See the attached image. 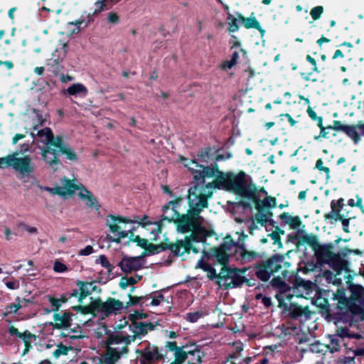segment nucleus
<instances>
[{"mask_svg": "<svg viewBox=\"0 0 364 364\" xmlns=\"http://www.w3.org/2000/svg\"><path fill=\"white\" fill-rule=\"evenodd\" d=\"M220 172L215 164V166L202 165L199 171L193 176L194 185L191 186L188 193L191 196H199L198 198H205L206 200L213 195V190L215 188H220L222 186L223 189L228 191V173H223L222 180L220 181L215 179L213 182L206 183L205 178H213Z\"/></svg>", "mask_w": 364, "mask_h": 364, "instance_id": "obj_1", "label": "nucleus"}, {"mask_svg": "<svg viewBox=\"0 0 364 364\" xmlns=\"http://www.w3.org/2000/svg\"><path fill=\"white\" fill-rule=\"evenodd\" d=\"M198 197L188 193L187 199L189 208L187 213H180L174 223L178 232H190L196 226L203 223L204 218L200 215V213L204 208H208V201L204 198L200 199Z\"/></svg>", "mask_w": 364, "mask_h": 364, "instance_id": "obj_2", "label": "nucleus"}, {"mask_svg": "<svg viewBox=\"0 0 364 364\" xmlns=\"http://www.w3.org/2000/svg\"><path fill=\"white\" fill-rule=\"evenodd\" d=\"M68 144L64 143L61 136H54L41 149V156L45 162L54 171H58L62 163L59 159L60 151Z\"/></svg>", "mask_w": 364, "mask_h": 364, "instance_id": "obj_3", "label": "nucleus"}, {"mask_svg": "<svg viewBox=\"0 0 364 364\" xmlns=\"http://www.w3.org/2000/svg\"><path fill=\"white\" fill-rule=\"evenodd\" d=\"M182 201L183 198L179 196L162 206L161 210L163 214L160 220L155 223L156 228L151 230V234L154 235V237L151 238V241H157L159 235L162 232V230L164 227V222L173 224L176 223V218H178L180 215L178 208Z\"/></svg>", "mask_w": 364, "mask_h": 364, "instance_id": "obj_4", "label": "nucleus"}, {"mask_svg": "<svg viewBox=\"0 0 364 364\" xmlns=\"http://www.w3.org/2000/svg\"><path fill=\"white\" fill-rule=\"evenodd\" d=\"M331 247V245L318 246L315 250V255L319 263L328 264L337 274H340L343 271L348 270V263L339 255L333 253Z\"/></svg>", "mask_w": 364, "mask_h": 364, "instance_id": "obj_5", "label": "nucleus"}, {"mask_svg": "<svg viewBox=\"0 0 364 364\" xmlns=\"http://www.w3.org/2000/svg\"><path fill=\"white\" fill-rule=\"evenodd\" d=\"M18 153L14 152L5 157L0 158V168L12 167L23 176H28L34 171L32 159L29 155L17 157Z\"/></svg>", "mask_w": 364, "mask_h": 364, "instance_id": "obj_6", "label": "nucleus"}, {"mask_svg": "<svg viewBox=\"0 0 364 364\" xmlns=\"http://www.w3.org/2000/svg\"><path fill=\"white\" fill-rule=\"evenodd\" d=\"M228 235L224 237L223 244L218 247L210 248L203 251V258L212 262L213 265H221L220 272L228 274Z\"/></svg>", "mask_w": 364, "mask_h": 364, "instance_id": "obj_7", "label": "nucleus"}, {"mask_svg": "<svg viewBox=\"0 0 364 364\" xmlns=\"http://www.w3.org/2000/svg\"><path fill=\"white\" fill-rule=\"evenodd\" d=\"M120 223L131 224L132 221V219L128 217L112 214L107 215L106 225L109 228V232L117 235V237L107 235V238L108 241L118 244L120 242L122 238H125L129 236L128 231L121 230V228L119 225Z\"/></svg>", "mask_w": 364, "mask_h": 364, "instance_id": "obj_8", "label": "nucleus"}, {"mask_svg": "<svg viewBox=\"0 0 364 364\" xmlns=\"http://www.w3.org/2000/svg\"><path fill=\"white\" fill-rule=\"evenodd\" d=\"M233 190L236 193L255 200V194L250 186L247 176L244 172H240L231 178L229 173V191Z\"/></svg>", "mask_w": 364, "mask_h": 364, "instance_id": "obj_9", "label": "nucleus"}, {"mask_svg": "<svg viewBox=\"0 0 364 364\" xmlns=\"http://www.w3.org/2000/svg\"><path fill=\"white\" fill-rule=\"evenodd\" d=\"M146 346L144 349H136L137 359L140 364H154L164 358V355L159 351L157 346L145 341Z\"/></svg>", "mask_w": 364, "mask_h": 364, "instance_id": "obj_10", "label": "nucleus"}, {"mask_svg": "<svg viewBox=\"0 0 364 364\" xmlns=\"http://www.w3.org/2000/svg\"><path fill=\"white\" fill-rule=\"evenodd\" d=\"M196 267L207 272V277L211 281H215L218 289L228 290V274H223V272L217 273L215 269L209 263L205 262L203 258L198 261Z\"/></svg>", "mask_w": 364, "mask_h": 364, "instance_id": "obj_11", "label": "nucleus"}, {"mask_svg": "<svg viewBox=\"0 0 364 364\" xmlns=\"http://www.w3.org/2000/svg\"><path fill=\"white\" fill-rule=\"evenodd\" d=\"M196 267L207 272V277L211 281H215L218 289L228 290V274H223V272L217 273L215 269L209 263L205 262L203 258L198 261Z\"/></svg>", "mask_w": 364, "mask_h": 364, "instance_id": "obj_12", "label": "nucleus"}, {"mask_svg": "<svg viewBox=\"0 0 364 364\" xmlns=\"http://www.w3.org/2000/svg\"><path fill=\"white\" fill-rule=\"evenodd\" d=\"M360 338V336L358 333L351 332L348 328L338 327L336 333L328 336L329 343L327 345L331 353L338 352L343 344L344 339Z\"/></svg>", "mask_w": 364, "mask_h": 364, "instance_id": "obj_13", "label": "nucleus"}, {"mask_svg": "<svg viewBox=\"0 0 364 364\" xmlns=\"http://www.w3.org/2000/svg\"><path fill=\"white\" fill-rule=\"evenodd\" d=\"M190 232L191 234L189 235L185 236V237L183 239V241H184L183 244L186 245V243H188V245H187L188 248L184 247L183 250V252L187 254H189L191 252L193 242H204L206 238L211 236L213 234V232L206 229L203 225V223H200V225L196 226L194 228H193V230L190 231Z\"/></svg>", "mask_w": 364, "mask_h": 364, "instance_id": "obj_14", "label": "nucleus"}, {"mask_svg": "<svg viewBox=\"0 0 364 364\" xmlns=\"http://www.w3.org/2000/svg\"><path fill=\"white\" fill-rule=\"evenodd\" d=\"M142 256L127 257L124 256L119 262L118 265L121 270L124 273H132L133 271L141 269L143 266L141 264Z\"/></svg>", "mask_w": 364, "mask_h": 364, "instance_id": "obj_15", "label": "nucleus"}, {"mask_svg": "<svg viewBox=\"0 0 364 364\" xmlns=\"http://www.w3.org/2000/svg\"><path fill=\"white\" fill-rule=\"evenodd\" d=\"M282 305L294 318H297L301 321H306L310 318V311L307 307H301L296 304H290L288 305L286 303H282Z\"/></svg>", "mask_w": 364, "mask_h": 364, "instance_id": "obj_16", "label": "nucleus"}, {"mask_svg": "<svg viewBox=\"0 0 364 364\" xmlns=\"http://www.w3.org/2000/svg\"><path fill=\"white\" fill-rule=\"evenodd\" d=\"M8 333L11 336H16L21 339L23 340L25 348L23 350V354L28 353L30 349L32 348L31 345V338H33L34 340H36L37 336L33 333H31L29 331L26 330L23 333H21L18 331V328H16L14 326H11L8 328Z\"/></svg>", "mask_w": 364, "mask_h": 364, "instance_id": "obj_17", "label": "nucleus"}, {"mask_svg": "<svg viewBox=\"0 0 364 364\" xmlns=\"http://www.w3.org/2000/svg\"><path fill=\"white\" fill-rule=\"evenodd\" d=\"M73 314L65 311L63 314L55 313L53 314L54 323L50 322L53 329H63L70 328L72 324Z\"/></svg>", "mask_w": 364, "mask_h": 364, "instance_id": "obj_18", "label": "nucleus"}, {"mask_svg": "<svg viewBox=\"0 0 364 364\" xmlns=\"http://www.w3.org/2000/svg\"><path fill=\"white\" fill-rule=\"evenodd\" d=\"M124 308L123 302L119 299L109 297L106 301H103V315L109 316L112 314H117Z\"/></svg>", "mask_w": 364, "mask_h": 364, "instance_id": "obj_19", "label": "nucleus"}, {"mask_svg": "<svg viewBox=\"0 0 364 364\" xmlns=\"http://www.w3.org/2000/svg\"><path fill=\"white\" fill-rule=\"evenodd\" d=\"M184 241L183 240H177L175 242H171L169 241L168 237H165L163 241L161 243H165L169 248H167V250H169L173 256L174 257H181L186 252H183L184 247H188L186 245L183 244Z\"/></svg>", "mask_w": 364, "mask_h": 364, "instance_id": "obj_20", "label": "nucleus"}, {"mask_svg": "<svg viewBox=\"0 0 364 364\" xmlns=\"http://www.w3.org/2000/svg\"><path fill=\"white\" fill-rule=\"evenodd\" d=\"M344 200L343 198H340L337 200H333L331 203V211L325 215V218L326 219L334 220L335 221L338 220L339 219H343L345 215L341 213L344 204Z\"/></svg>", "mask_w": 364, "mask_h": 364, "instance_id": "obj_21", "label": "nucleus"}, {"mask_svg": "<svg viewBox=\"0 0 364 364\" xmlns=\"http://www.w3.org/2000/svg\"><path fill=\"white\" fill-rule=\"evenodd\" d=\"M78 196L82 200H86L85 204L88 208H93L95 210H99L101 208V205L99 203L97 198L85 187H82L81 191L78 193Z\"/></svg>", "mask_w": 364, "mask_h": 364, "instance_id": "obj_22", "label": "nucleus"}, {"mask_svg": "<svg viewBox=\"0 0 364 364\" xmlns=\"http://www.w3.org/2000/svg\"><path fill=\"white\" fill-rule=\"evenodd\" d=\"M314 289V284L311 282L300 284L292 290L291 289V291L293 292L292 294H291V297L294 295L297 297L306 298L312 293Z\"/></svg>", "mask_w": 364, "mask_h": 364, "instance_id": "obj_23", "label": "nucleus"}, {"mask_svg": "<svg viewBox=\"0 0 364 364\" xmlns=\"http://www.w3.org/2000/svg\"><path fill=\"white\" fill-rule=\"evenodd\" d=\"M193 350H188V364H200L202 362V358L204 357L205 353L200 350V348L196 345L191 344Z\"/></svg>", "mask_w": 364, "mask_h": 364, "instance_id": "obj_24", "label": "nucleus"}, {"mask_svg": "<svg viewBox=\"0 0 364 364\" xmlns=\"http://www.w3.org/2000/svg\"><path fill=\"white\" fill-rule=\"evenodd\" d=\"M272 284L273 286L277 287L280 289V294L277 296L278 301H279L280 305L282 306V300L284 298L290 299V291L291 289L285 284V282L279 280V279H273L272 281Z\"/></svg>", "mask_w": 364, "mask_h": 364, "instance_id": "obj_25", "label": "nucleus"}, {"mask_svg": "<svg viewBox=\"0 0 364 364\" xmlns=\"http://www.w3.org/2000/svg\"><path fill=\"white\" fill-rule=\"evenodd\" d=\"M94 282H84L81 280L76 281V285L79 287L78 302L82 304L83 300L92 294L90 287L92 286Z\"/></svg>", "mask_w": 364, "mask_h": 364, "instance_id": "obj_26", "label": "nucleus"}, {"mask_svg": "<svg viewBox=\"0 0 364 364\" xmlns=\"http://www.w3.org/2000/svg\"><path fill=\"white\" fill-rule=\"evenodd\" d=\"M165 243H159L157 245L150 243L148 242L147 245L144 248V251L142 252L141 256L142 257L146 255H157L161 252H164L167 250V248H169Z\"/></svg>", "mask_w": 364, "mask_h": 364, "instance_id": "obj_27", "label": "nucleus"}, {"mask_svg": "<svg viewBox=\"0 0 364 364\" xmlns=\"http://www.w3.org/2000/svg\"><path fill=\"white\" fill-rule=\"evenodd\" d=\"M245 271H242L237 269H231L229 267V279L231 280V282L229 283V287L232 284V287H236L242 284L245 280V277L243 275Z\"/></svg>", "mask_w": 364, "mask_h": 364, "instance_id": "obj_28", "label": "nucleus"}, {"mask_svg": "<svg viewBox=\"0 0 364 364\" xmlns=\"http://www.w3.org/2000/svg\"><path fill=\"white\" fill-rule=\"evenodd\" d=\"M231 51V59L229 60V68L235 65L237 63L238 60L245 56V52L240 46L239 43H235L230 48Z\"/></svg>", "mask_w": 364, "mask_h": 364, "instance_id": "obj_29", "label": "nucleus"}, {"mask_svg": "<svg viewBox=\"0 0 364 364\" xmlns=\"http://www.w3.org/2000/svg\"><path fill=\"white\" fill-rule=\"evenodd\" d=\"M119 358L120 353L116 348L108 346L101 363L106 364H115Z\"/></svg>", "mask_w": 364, "mask_h": 364, "instance_id": "obj_30", "label": "nucleus"}, {"mask_svg": "<svg viewBox=\"0 0 364 364\" xmlns=\"http://www.w3.org/2000/svg\"><path fill=\"white\" fill-rule=\"evenodd\" d=\"M65 92L70 96L80 95L85 97L87 95V88L81 83H74L68 87Z\"/></svg>", "mask_w": 364, "mask_h": 364, "instance_id": "obj_31", "label": "nucleus"}, {"mask_svg": "<svg viewBox=\"0 0 364 364\" xmlns=\"http://www.w3.org/2000/svg\"><path fill=\"white\" fill-rule=\"evenodd\" d=\"M258 213L256 215V220L262 225H267L268 223L272 224V213L268 210H261L258 203L256 204Z\"/></svg>", "mask_w": 364, "mask_h": 364, "instance_id": "obj_32", "label": "nucleus"}, {"mask_svg": "<svg viewBox=\"0 0 364 364\" xmlns=\"http://www.w3.org/2000/svg\"><path fill=\"white\" fill-rule=\"evenodd\" d=\"M284 262V257L282 255H275L269 259L266 265L271 273L276 272L282 267V263Z\"/></svg>", "mask_w": 364, "mask_h": 364, "instance_id": "obj_33", "label": "nucleus"}, {"mask_svg": "<svg viewBox=\"0 0 364 364\" xmlns=\"http://www.w3.org/2000/svg\"><path fill=\"white\" fill-rule=\"evenodd\" d=\"M181 161L184 166L187 167L192 172L193 176L201 168L202 164H200L196 159L188 160L187 158L181 156Z\"/></svg>", "mask_w": 364, "mask_h": 364, "instance_id": "obj_34", "label": "nucleus"}, {"mask_svg": "<svg viewBox=\"0 0 364 364\" xmlns=\"http://www.w3.org/2000/svg\"><path fill=\"white\" fill-rule=\"evenodd\" d=\"M90 299L91 301L90 303V306L92 311V316L95 317L100 312L103 314L102 300L100 298L93 299L92 297H91Z\"/></svg>", "mask_w": 364, "mask_h": 364, "instance_id": "obj_35", "label": "nucleus"}, {"mask_svg": "<svg viewBox=\"0 0 364 364\" xmlns=\"http://www.w3.org/2000/svg\"><path fill=\"white\" fill-rule=\"evenodd\" d=\"M242 23L246 28H256L262 34L264 33V31L260 27L259 23L253 15L247 18L243 17Z\"/></svg>", "mask_w": 364, "mask_h": 364, "instance_id": "obj_36", "label": "nucleus"}, {"mask_svg": "<svg viewBox=\"0 0 364 364\" xmlns=\"http://www.w3.org/2000/svg\"><path fill=\"white\" fill-rule=\"evenodd\" d=\"M63 188H65V192L67 195V196H71L74 194V193L77 191V190H81L82 188L77 186V184H75L73 181L69 179V178H67L65 177L64 178V183H63V186H62Z\"/></svg>", "mask_w": 364, "mask_h": 364, "instance_id": "obj_37", "label": "nucleus"}, {"mask_svg": "<svg viewBox=\"0 0 364 364\" xmlns=\"http://www.w3.org/2000/svg\"><path fill=\"white\" fill-rule=\"evenodd\" d=\"M15 300L17 303H12L5 306V311L2 314L3 318L7 316L9 314H16L19 309L22 308V306L20 304V297L17 296Z\"/></svg>", "mask_w": 364, "mask_h": 364, "instance_id": "obj_38", "label": "nucleus"}, {"mask_svg": "<svg viewBox=\"0 0 364 364\" xmlns=\"http://www.w3.org/2000/svg\"><path fill=\"white\" fill-rule=\"evenodd\" d=\"M132 223H138L139 225L146 230H149L147 228L149 225H156L155 223L156 222L151 220L150 218L147 215H144L141 218L139 216H134V219H132Z\"/></svg>", "mask_w": 364, "mask_h": 364, "instance_id": "obj_39", "label": "nucleus"}, {"mask_svg": "<svg viewBox=\"0 0 364 364\" xmlns=\"http://www.w3.org/2000/svg\"><path fill=\"white\" fill-rule=\"evenodd\" d=\"M127 296L129 297V301L127 302L125 308H128L132 306H136L140 304V306H142V301L144 300L149 299V295L146 296H132L131 293H129Z\"/></svg>", "mask_w": 364, "mask_h": 364, "instance_id": "obj_40", "label": "nucleus"}, {"mask_svg": "<svg viewBox=\"0 0 364 364\" xmlns=\"http://www.w3.org/2000/svg\"><path fill=\"white\" fill-rule=\"evenodd\" d=\"M243 17L240 14L232 16L229 14V31H235L239 28V25L242 23Z\"/></svg>", "mask_w": 364, "mask_h": 364, "instance_id": "obj_41", "label": "nucleus"}, {"mask_svg": "<svg viewBox=\"0 0 364 364\" xmlns=\"http://www.w3.org/2000/svg\"><path fill=\"white\" fill-rule=\"evenodd\" d=\"M56 346L58 348L53 353V355L55 358H58L60 355H67L69 351L73 350V347L71 346H67L62 343H59Z\"/></svg>", "mask_w": 364, "mask_h": 364, "instance_id": "obj_42", "label": "nucleus"}, {"mask_svg": "<svg viewBox=\"0 0 364 364\" xmlns=\"http://www.w3.org/2000/svg\"><path fill=\"white\" fill-rule=\"evenodd\" d=\"M272 273L266 264L259 266L256 271L257 277L262 281H267Z\"/></svg>", "mask_w": 364, "mask_h": 364, "instance_id": "obj_43", "label": "nucleus"}, {"mask_svg": "<svg viewBox=\"0 0 364 364\" xmlns=\"http://www.w3.org/2000/svg\"><path fill=\"white\" fill-rule=\"evenodd\" d=\"M129 328L132 331L133 333L136 334V336H144L147 333L146 326L143 322L130 324Z\"/></svg>", "mask_w": 364, "mask_h": 364, "instance_id": "obj_44", "label": "nucleus"}, {"mask_svg": "<svg viewBox=\"0 0 364 364\" xmlns=\"http://www.w3.org/2000/svg\"><path fill=\"white\" fill-rule=\"evenodd\" d=\"M343 132L351 138L355 144H358L359 142L360 136L358 133L356 126L347 125Z\"/></svg>", "mask_w": 364, "mask_h": 364, "instance_id": "obj_45", "label": "nucleus"}, {"mask_svg": "<svg viewBox=\"0 0 364 364\" xmlns=\"http://www.w3.org/2000/svg\"><path fill=\"white\" fill-rule=\"evenodd\" d=\"M60 154L65 155L66 159L71 161H76L78 159L76 153L68 145L62 149V150L60 151Z\"/></svg>", "mask_w": 364, "mask_h": 364, "instance_id": "obj_46", "label": "nucleus"}, {"mask_svg": "<svg viewBox=\"0 0 364 364\" xmlns=\"http://www.w3.org/2000/svg\"><path fill=\"white\" fill-rule=\"evenodd\" d=\"M175 360L173 363H176L178 364H182L188 357V350H183L181 347H180L174 353Z\"/></svg>", "mask_w": 364, "mask_h": 364, "instance_id": "obj_47", "label": "nucleus"}, {"mask_svg": "<svg viewBox=\"0 0 364 364\" xmlns=\"http://www.w3.org/2000/svg\"><path fill=\"white\" fill-rule=\"evenodd\" d=\"M37 134L39 137H45V139L43 141V142L46 146L49 140L50 141V139H52L53 133L50 128L45 127L39 130Z\"/></svg>", "mask_w": 364, "mask_h": 364, "instance_id": "obj_48", "label": "nucleus"}, {"mask_svg": "<svg viewBox=\"0 0 364 364\" xmlns=\"http://www.w3.org/2000/svg\"><path fill=\"white\" fill-rule=\"evenodd\" d=\"M124 336L121 334H110L107 336L106 344L109 346L112 344H120L123 342Z\"/></svg>", "mask_w": 364, "mask_h": 364, "instance_id": "obj_49", "label": "nucleus"}, {"mask_svg": "<svg viewBox=\"0 0 364 364\" xmlns=\"http://www.w3.org/2000/svg\"><path fill=\"white\" fill-rule=\"evenodd\" d=\"M148 317V314L138 311H134L133 314H129V318L131 321V324L138 323L140 321L138 320L146 318Z\"/></svg>", "mask_w": 364, "mask_h": 364, "instance_id": "obj_50", "label": "nucleus"}, {"mask_svg": "<svg viewBox=\"0 0 364 364\" xmlns=\"http://www.w3.org/2000/svg\"><path fill=\"white\" fill-rule=\"evenodd\" d=\"M151 296L152 300L149 304L150 306H159L161 301L164 299V296L162 294L158 293V291H155L149 295V297Z\"/></svg>", "mask_w": 364, "mask_h": 364, "instance_id": "obj_51", "label": "nucleus"}, {"mask_svg": "<svg viewBox=\"0 0 364 364\" xmlns=\"http://www.w3.org/2000/svg\"><path fill=\"white\" fill-rule=\"evenodd\" d=\"M72 309L75 311L80 312L83 315H87L91 314L92 315V311L90 309V304L88 305L82 306V305H77L72 306Z\"/></svg>", "mask_w": 364, "mask_h": 364, "instance_id": "obj_52", "label": "nucleus"}, {"mask_svg": "<svg viewBox=\"0 0 364 364\" xmlns=\"http://www.w3.org/2000/svg\"><path fill=\"white\" fill-rule=\"evenodd\" d=\"M99 260L101 265L103 267L107 269L109 273L112 272L114 267L110 264L109 261L105 255H100Z\"/></svg>", "mask_w": 364, "mask_h": 364, "instance_id": "obj_53", "label": "nucleus"}, {"mask_svg": "<svg viewBox=\"0 0 364 364\" xmlns=\"http://www.w3.org/2000/svg\"><path fill=\"white\" fill-rule=\"evenodd\" d=\"M210 148H207L205 150H201L198 154V160H200L201 162H208V159H210Z\"/></svg>", "mask_w": 364, "mask_h": 364, "instance_id": "obj_54", "label": "nucleus"}, {"mask_svg": "<svg viewBox=\"0 0 364 364\" xmlns=\"http://www.w3.org/2000/svg\"><path fill=\"white\" fill-rule=\"evenodd\" d=\"M130 241L135 242L137 246L144 249L148 243V240L141 238L139 235H135L134 238H131Z\"/></svg>", "mask_w": 364, "mask_h": 364, "instance_id": "obj_55", "label": "nucleus"}, {"mask_svg": "<svg viewBox=\"0 0 364 364\" xmlns=\"http://www.w3.org/2000/svg\"><path fill=\"white\" fill-rule=\"evenodd\" d=\"M203 315V314L201 311L191 312L186 314V319L191 323H194L202 317Z\"/></svg>", "mask_w": 364, "mask_h": 364, "instance_id": "obj_56", "label": "nucleus"}, {"mask_svg": "<svg viewBox=\"0 0 364 364\" xmlns=\"http://www.w3.org/2000/svg\"><path fill=\"white\" fill-rule=\"evenodd\" d=\"M323 9L321 6H316L311 10L310 15L314 20H317L320 18L323 13Z\"/></svg>", "mask_w": 364, "mask_h": 364, "instance_id": "obj_57", "label": "nucleus"}, {"mask_svg": "<svg viewBox=\"0 0 364 364\" xmlns=\"http://www.w3.org/2000/svg\"><path fill=\"white\" fill-rule=\"evenodd\" d=\"M48 300L51 304L52 311H55V312L58 311L61 306L60 303V300H58V299H57L53 296H49Z\"/></svg>", "mask_w": 364, "mask_h": 364, "instance_id": "obj_58", "label": "nucleus"}, {"mask_svg": "<svg viewBox=\"0 0 364 364\" xmlns=\"http://www.w3.org/2000/svg\"><path fill=\"white\" fill-rule=\"evenodd\" d=\"M53 270L55 272L62 273L67 271L68 267L64 263L60 261H55L54 262Z\"/></svg>", "mask_w": 364, "mask_h": 364, "instance_id": "obj_59", "label": "nucleus"}, {"mask_svg": "<svg viewBox=\"0 0 364 364\" xmlns=\"http://www.w3.org/2000/svg\"><path fill=\"white\" fill-rule=\"evenodd\" d=\"M48 191L50 193L58 195V196H63V197L67 196V195L65 192V188H63L62 186H57L54 188H48Z\"/></svg>", "mask_w": 364, "mask_h": 364, "instance_id": "obj_60", "label": "nucleus"}, {"mask_svg": "<svg viewBox=\"0 0 364 364\" xmlns=\"http://www.w3.org/2000/svg\"><path fill=\"white\" fill-rule=\"evenodd\" d=\"M107 21L109 23L116 24L119 22V18L117 13L109 12L107 14Z\"/></svg>", "mask_w": 364, "mask_h": 364, "instance_id": "obj_61", "label": "nucleus"}, {"mask_svg": "<svg viewBox=\"0 0 364 364\" xmlns=\"http://www.w3.org/2000/svg\"><path fill=\"white\" fill-rule=\"evenodd\" d=\"M346 126L347 125L342 124L339 121H334L333 124L332 126L328 127V129H331L336 131H341L343 132Z\"/></svg>", "mask_w": 364, "mask_h": 364, "instance_id": "obj_62", "label": "nucleus"}, {"mask_svg": "<svg viewBox=\"0 0 364 364\" xmlns=\"http://www.w3.org/2000/svg\"><path fill=\"white\" fill-rule=\"evenodd\" d=\"M262 205L264 207L270 208V207H274L276 205L275 199L274 198L271 197H267L265 198L262 201Z\"/></svg>", "mask_w": 364, "mask_h": 364, "instance_id": "obj_63", "label": "nucleus"}, {"mask_svg": "<svg viewBox=\"0 0 364 364\" xmlns=\"http://www.w3.org/2000/svg\"><path fill=\"white\" fill-rule=\"evenodd\" d=\"M5 284L9 289L14 290L19 288V282L17 280L7 281Z\"/></svg>", "mask_w": 364, "mask_h": 364, "instance_id": "obj_64", "label": "nucleus"}]
</instances>
